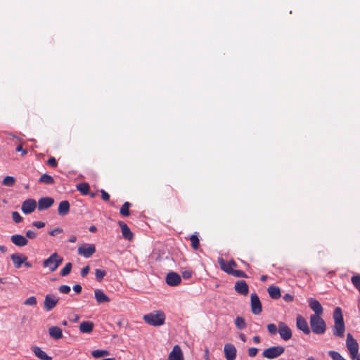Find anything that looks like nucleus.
<instances>
[{"instance_id":"6e6552de","label":"nucleus","mask_w":360,"mask_h":360,"mask_svg":"<svg viewBox=\"0 0 360 360\" xmlns=\"http://www.w3.org/2000/svg\"><path fill=\"white\" fill-rule=\"evenodd\" d=\"M278 333L281 338L284 341L289 340L292 335L291 329L282 321L278 323Z\"/></svg>"},{"instance_id":"e2e57ef3","label":"nucleus","mask_w":360,"mask_h":360,"mask_svg":"<svg viewBox=\"0 0 360 360\" xmlns=\"http://www.w3.org/2000/svg\"><path fill=\"white\" fill-rule=\"evenodd\" d=\"M239 338L243 342H246V336L243 333H240Z\"/></svg>"},{"instance_id":"6e6d98bb","label":"nucleus","mask_w":360,"mask_h":360,"mask_svg":"<svg viewBox=\"0 0 360 360\" xmlns=\"http://www.w3.org/2000/svg\"><path fill=\"white\" fill-rule=\"evenodd\" d=\"M82 289V286L79 284H76L73 286V290L77 293L81 292Z\"/></svg>"},{"instance_id":"f8f14e48","label":"nucleus","mask_w":360,"mask_h":360,"mask_svg":"<svg viewBox=\"0 0 360 360\" xmlns=\"http://www.w3.org/2000/svg\"><path fill=\"white\" fill-rule=\"evenodd\" d=\"M224 355L226 360H235L236 357L237 350L236 347L231 343H227L224 348Z\"/></svg>"},{"instance_id":"37998d69","label":"nucleus","mask_w":360,"mask_h":360,"mask_svg":"<svg viewBox=\"0 0 360 360\" xmlns=\"http://www.w3.org/2000/svg\"><path fill=\"white\" fill-rule=\"evenodd\" d=\"M58 290L60 293L68 294L70 292V287L67 285H63L58 288Z\"/></svg>"},{"instance_id":"f03ea898","label":"nucleus","mask_w":360,"mask_h":360,"mask_svg":"<svg viewBox=\"0 0 360 360\" xmlns=\"http://www.w3.org/2000/svg\"><path fill=\"white\" fill-rule=\"evenodd\" d=\"M144 321L153 326H160L165 323V314L160 310L154 311L143 316Z\"/></svg>"},{"instance_id":"5701e85b","label":"nucleus","mask_w":360,"mask_h":360,"mask_svg":"<svg viewBox=\"0 0 360 360\" xmlns=\"http://www.w3.org/2000/svg\"><path fill=\"white\" fill-rule=\"evenodd\" d=\"M50 337L54 340H59L63 338V332L58 326H51L49 328Z\"/></svg>"},{"instance_id":"473e14b6","label":"nucleus","mask_w":360,"mask_h":360,"mask_svg":"<svg viewBox=\"0 0 360 360\" xmlns=\"http://www.w3.org/2000/svg\"><path fill=\"white\" fill-rule=\"evenodd\" d=\"M93 357L98 359L104 356L109 355V352L105 349H96L91 352Z\"/></svg>"},{"instance_id":"09e8293b","label":"nucleus","mask_w":360,"mask_h":360,"mask_svg":"<svg viewBox=\"0 0 360 360\" xmlns=\"http://www.w3.org/2000/svg\"><path fill=\"white\" fill-rule=\"evenodd\" d=\"M101 198L105 201H108L110 199V195L103 189L101 191Z\"/></svg>"},{"instance_id":"13d9d810","label":"nucleus","mask_w":360,"mask_h":360,"mask_svg":"<svg viewBox=\"0 0 360 360\" xmlns=\"http://www.w3.org/2000/svg\"><path fill=\"white\" fill-rule=\"evenodd\" d=\"M209 349L206 348L205 350V360H210L209 359Z\"/></svg>"},{"instance_id":"c03bdc74","label":"nucleus","mask_w":360,"mask_h":360,"mask_svg":"<svg viewBox=\"0 0 360 360\" xmlns=\"http://www.w3.org/2000/svg\"><path fill=\"white\" fill-rule=\"evenodd\" d=\"M258 352V349L256 347H250L248 349V355L250 357H254L257 355Z\"/></svg>"},{"instance_id":"8fccbe9b","label":"nucleus","mask_w":360,"mask_h":360,"mask_svg":"<svg viewBox=\"0 0 360 360\" xmlns=\"http://www.w3.org/2000/svg\"><path fill=\"white\" fill-rule=\"evenodd\" d=\"M62 231H63V230L60 228H56L55 229H53V230L50 231L49 232V235H51L52 236H55L57 234L61 233Z\"/></svg>"},{"instance_id":"b1692460","label":"nucleus","mask_w":360,"mask_h":360,"mask_svg":"<svg viewBox=\"0 0 360 360\" xmlns=\"http://www.w3.org/2000/svg\"><path fill=\"white\" fill-rule=\"evenodd\" d=\"M34 355L41 360H52V357L47 355L40 347L34 346L32 347Z\"/></svg>"},{"instance_id":"e433bc0d","label":"nucleus","mask_w":360,"mask_h":360,"mask_svg":"<svg viewBox=\"0 0 360 360\" xmlns=\"http://www.w3.org/2000/svg\"><path fill=\"white\" fill-rule=\"evenodd\" d=\"M105 275L106 271L104 270L96 269L95 271L96 279L98 282H101Z\"/></svg>"},{"instance_id":"c9c22d12","label":"nucleus","mask_w":360,"mask_h":360,"mask_svg":"<svg viewBox=\"0 0 360 360\" xmlns=\"http://www.w3.org/2000/svg\"><path fill=\"white\" fill-rule=\"evenodd\" d=\"M266 328L271 335H275L278 333V326H276L274 323H269Z\"/></svg>"},{"instance_id":"20e7f679","label":"nucleus","mask_w":360,"mask_h":360,"mask_svg":"<svg viewBox=\"0 0 360 360\" xmlns=\"http://www.w3.org/2000/svg\"><path fill=\"white\" fill-rule=\"evenodd\" d=\"M63 257L57 252L51 254L46 259L44 260L42 266L48 268L51 271H55L63 262Z\"/></svg>"},{"instance_id":"4be33fe9","label":"nucleus","mask_w":360,"mask_h":360,"mask_svg":"<svg viewBox=\"0 0 360 360\" xmlns=\"http://www.w3.org/2000/svg\"><path fill=\"white\" fill-rule=\"evenodd\" d=\"M70 205L68 200H63L59 203L58 212L60 216H65L70 212Z\"/></svg>"},{"instance_id":"6ab92c4d","label":"nucleus","mask_w":360,"mask_h":360,"mask_svg":"<svg viewBox=\"0 0 360 360\" xmlns=\"http://www.w3.org/2000/svg\"><path fill=\"white\" fill-rule=\"evenodd\" d=\"M11 240L15 245L18 247L25 246L28 243V240L26 238V237L20 234H15L11 236Z\"/></svg>"},{"instance_id":"58836bf2","label":"nucleus","mask_w":360,"mask_h":360,"mask_svg":"<svg viewBox=\"0 0 360 360\" xmlns=\"http://www.w3.org/2000/svg\"><path fill=\"white\" fill-rule=\"evenodd\" d=\"M15 184V179L13 176H7L3 180V184L6 186H12Z\"/></svg>"},{"instance_id":"2eb2a0df","label":"nucleus","mask_w":360,"mask_h":360,"mask_svg":"<svg viewBox=\"0 0 360 360\" xmlns=\"http://www.w3.org/2000/svg\"><path fill=\"white\" fill-rule=\"evenodd\" d=\"M307 302L311 309L315 313L314 315L321 316L323 314V307L317 300L311 297Z\"/></svg>"},{"instance_id":"393cba45","label":"nucleus","mask_w":360,"mask_h":360,"mask_svg":"<svg viewBox=\"0 0 360 360\" xmlns=\"http://www.w3.org/2000/svg\"><path fill=\"white\" fill-rule=\"evenodd\" d=\"M95 299L98 304L110 302V298L100 289L94 291Z\"/></svg>"},{"instance_id":"2f4dec72","label":"nucleus","mask_w":360,"mask_h":360,"mask_svg":"<svg viewBox=\"0 0 360 360\" xmlns=\"http://www.w3.org/2000/svg\"><path fill=\"white\" fill-rule=\"evenodd\" d=\"M131 204L129 202H125L120 208V213L121 215L127 217L129 215V207Z\"/></svg>"},{"instance_id":"bb28decb","label":"nucleus","mask_w":360,"mask_h":360,"mask_svg":"<svg viewBox=\"0 0 360 360\" xmlns=\"http://www.w3.org/2000/svg\"><path fill=\"white\" fill-rule=\"evenodd\" d=\"M218 263L221 270H223L224 272L227 273L229 275H232L234 269L231 268V266L229 265V262H226L223 258L219 257L218 259Z\"/></svg>"},{"instance_id":"412c9836","label":"nucleus","mask_w":360,"mask_h":360,"mask_svg":"<svg viewBox=\"0 0 360 360\" xmlns=\"http://www.w3.org/2000/svg\"><path fill=\"white\" fill-rule=\"evenodd\" d=\"M118 224L121 228L123 237L127 240H131L133 238V233L128 226L124 222L121 221L118 222Z\"/></svg>"},{"instance_id":"a211bd4d","label":"nucleus","mask_w":360,"mask_h":360,"mask_svg":"<svg viewBox=\"0 0 360 360\" xmlns=\"http://www.w3.org/2000/svg\"><path fill=\"white\" fill-rule=\"evenodd\" d=\"M168 360H184L182 350L179 345H174L169 353Z\"/></svg>"},{"instance_id":"338daca9","label":"nucleus","mask_w":360,"mask_h":360,"mask_svg":"<svg viewBox=\"0 0 360 360\" xmlns=\"http://www.w3.org/2000/svg\"><path fill=\"white\" fill-rule=\"evenodd\" d=\"M78 320H79V316L76 314V315H75L74 319H72V321L73 322H77Z\"/></svg>"},{"instance_id":"a18cd8bd","label":"nucleus","mask_w":360,"mask_h":360,"mask_svg":"<svg viewBox=\"0 0 360 360\" xmlns=\"http://www.w3.org/2000/svg\"><path fill=\"white\" fill-rule=\"evenodd\" d=\"M192 276V271L190 270H185L182 271V277L184 279H189Z\"/></svg>"},{"instance_id":"9d476101","label":"nucleus","mask_w":360,"mask_h":360,"mask_svg":"<svg viewBox=\"0 0 360 360\" xmlns=\"http://www.w3.org/2000/svg\"><path fill=\"white\" fill-rule=\"evenodd\" d=\"M59 299L53 294H48L44 299V308L47 311L52 310L58 302Z\"/></svg>"},{"instance_id":"0eeeda50","label":"nucleus","mask_w":360,"mask_h":360,"mask_svg":"<svg viewBox=\"0 0 360 360\" xmlns=\"http://www.w3.org/2000/svg\"><path fill=\"white\" fill-rule=\"evenodd\" d=\"M251 301V311L252 314L258 315L261 314L262 311V303L259 300V297L256 293H252L250 296Z\"/></svg>"},{"instance_id":"69168bd1","label":"nucleus","mask_w":360,"mask_h":360,"mask_svg":"<svg viewBox=\"0 0 360 360\" xmlns=\"http://www.w3.org/2000/svg\"><path fill=\"white\" fill-rule=\"evenodd\" d=\"M24 264H25V266L26 267L30 268V267H31V266H32V264H31L30 262H26V261H25V262H24Z\"/></svg>"},{"instance_id":"1a4fd4ad","label":"nucleus","mask_w":360,"mask_h":360,"mask_svg":"<svg viewBox=\"0 0 360 360\" xmlns=\"http://www.w3.org/2000/svg\"><path fill=\"white\" fill-rule=\"evenodd\" d=\"M77 252L85 258H89L96 252V248L94 244H85L79 247Z\"/></svg>"},{"instance_id":"aec40b11","label":"nucleus","mask_w":360,"mask_h":360,"mask_svg":"<svg viewBox=\"0 0 360 360\" xmlns=\"http://www.w3.org/2000/svg\"><path fill=\"white\" fill-rule=\"evenodd\" d=\"M11 258L14 264L15 268H20L22 264L27 260V257L21 254H13Z\"/></svg>"},{"instance_id":"de8ad7c7","label":"nucleus","mask_w":360,"mask_h":360,"mask_svg":"<svg viewBox=\"0 0 360 360\" xmlns=\"http://www.w3.org/2000/svg\"><path fill=\"white\" fill-rule=\"evenodd\" d=\"M37 236V233L32 231V230H28L26 231V237L30 238V239H34Z\"/></svg>"},{"instance_id":"f257e3e1","label":"nucleus","mask_w":360,"mask_h":360,"mask_svg":"<svg viewBox=\"0 0 360 360\" xmlns=\"http://www.w3.org/2000/svg\"><path fill=\"white\" fill-rule=\"evenodd\" d=\"M334 326L333 334L338 338H343L345 331V326L343 320L342 309L337 307L333 311Z\"/></svg>"},{"instance_id":"9b49d317","label":"nucleus","mask_w":360,"mask_h":360,"mask_svg":"<svg viewBox=\"0 0 360 360\" xmlns=\"http://www.w3.org/2000/svg\"><path fill=\"white\" fill-rule=\"evenodd\" d=\"M37 207V202L35 200L32 198H30L27 200H25L21 207L22 212L25 214H28L32 213Z\"/></svg>"},{"instance_id":"ddd939ff","label":"nucleus","mask_w":360,"mask_h":360,"mask_svg":"<svg viewBox=\"0 0 360 360\" xmlns=\"http://www.w3.org/2000/svg\"><path fill=\"white\" fill-rule=\"evenodd\" d=\"M54 200L51 197L41 198L38 200L37 208L39 211H44L53 205Z\"/></svg>"},{"instance_id":"72a5a7b5","label":"nucleus","mask_w":360,"mask_h":360,"mask_svg":"<svg viewBox=\"0 0 360 360\" xmlns=\"http://www.w3.org/2000/svg\"><path fill=\"white\" fill-rule=\"evenodd\" d=\"M191 247L193 250H197L200 246V240L196 234H193L190 238Z\"/></svg>"},{"instance_id":"423d86ee","label":"nucleus","mask_w":360,"mask_h":360,"mask_svg":"<svg viewBox=\"0 0 360 360\" xmlns=\"http://www.w3.org/2000/svg\"><path fill=\"white\" fill-rule=\"evenodd\" d=\"M285 351V348L282 346H274L264 349L262 352L264 357L273 359L281 356Z\"/></svg>"},{"instance_id":"c756f323","label":"nucleus","mask_w":360,"mask_h":360,"mask_svg":"<svg viewBox=\"0 0 360 360\" xmlns=\"http://www.w3.org/2000/svg\"><path fill=\"white\" fill-rule=\"evenodd\" d=\"M235 325L239 330H243L246 327L245 319L242 316H237L235 319Z\"/></svg>"},{"instance_id":"f3484780","label":"nucleus","mask_w":360,"mask_h":360,"mask_svg":"<svg viewBox=\"0 0 360 360\" xmlns=\"http://www.w3.org/2000/svg\"><path fill=\"white\" fill-rule=\"evenodd\" d=\"M180 276L175 272H169L166 276V283L169 286H176L181 283Z\"/></svg>"},{"instance_id":"5fc2aeb1","label":"nucleus","mask_w":360,"mask_h":360,"mask_svg":"<svg viewBox=\"0 0 360 360\" xmlns=\"http://www.w3.org/2000/svg\"><path fill=\"white\" fill-rule=\"evenodd\" d=\"M16 151L21 152L22 155H25L27 153V151L25 149H23L20 145L16 147Z\"/></svg>"},{"instance_id":"c85d7f7f","label":"nucleus","mask_w":360,"mask_h":360,"mask_svg":"<svg viewBox=\"0 0 360 360\" xmlns=\"http://www.w3.org/2000/svg\"><path fill=\"white\" fill-rule=\"evenodd\" d=\"M39 182L51 185L54 184V179L51 176L47 174H44L41 176V177L39 179Z\"/></svg>"},{"instance_id":"4d7b16f0","label":"nucleus","mask_w":360,"mask_h":360,"mask_svg":"<svg viewBox=\"0 0 360 360\" xmlns=\"http://www.w3.org/2000/svg\"><path fill=\"white\" fill-rule=\"evenodd\" d=\"M252 340H253V342H254L255 344H258V343H259V342H260L261 339H260V337H259V336H258V335H255V336H254V337H253Z\"/></svg>"},{"instance_id":"79ce46f5","label":"nucleus","mask_w":360,"mask_h":360,"mask_svg":"<svg viewBox=\"0 0 360 360\" xmlns=\"http://www.w3.org/2000/svg\"><path fill=\"white\" fill-rule=\"evenodd\" d=\"M12 218H13V220L15 223H17V224H18V223L21 222V221H22V217L20 216V214L18 212H16V211H15V212H12Z\"/></svg>"},{"instance_id":"0e129e2a","label":"nucleus","mask_w":360,"mask_h":360,"mask_svg":"<svg viewBox=\"0 0 360 360\" xmlns=\"http://www.w3.org/2000/svg\"><path fill=\"white\" fill-rule=\"evenodd\" d=\"M0 251L4 253L7 251V248L5 245H0Z\"/></svg>"},{"instance_id":"4468645a","label":"nucleus","mask_w":360,"mask_h":360,"mask_svg":"<svg viewBox=\"0 0 360 360\" xmlns=\"http://www.w3.org/2000/svg\"><path fill=\"white\" fill-rule=\"evenodd\" d=\"M296 326L300 330L302 331L304 334L309 335L310 333V329L308 326L307 321L304 317H302L300 315L297 316Z\"/></svg>"},{"instance_id":"774afa93","label":"nucleus","mask_w":360,"mask_h":360,"mask_svg":"<svg viewBox=\"0 0 360 360\" xmlns=\"http://www.w3.org/2000/svg\"><path fill=\"white\" fill-rule=\"evenodd\" d=\"M354 359H356V360H360V353H359V354L356 355V356L354 357Z\"/></svg>"},{"instance_id":"a19ab883","label":"nucleus","mask_w":360,"mask_h":360,"mask_svg":"<svg viewBox=\"0 0 360 360\" xmlns=\"http://www.w3.org/2000/svg\"><path fill=\"white\" fill-rule=\"evenodd\" d=\"M37 304V299L34 296H31L28 297L25 302L24 304L29 306H34Z\"/></svg>"},{"instance_id":"864d4df0","label":"nucleus","mask_w":360,"mask_h":360,"mask_svg":"<svg viewBox=\"0 0 360 360\" xmlns=\"http://www.w3.org/2000/svg\"><path fill=\"white\" fill-rule=\"evenodd\" d=\"M32 226L37 227V229H41L45 226V223L42 221H34L32 223Z\"/></svg>"},{"instance_id":"a878e982","label":"nucleus","mask_w":360,"mask_h":360,"mask_svg":"<svg viewBox=\"0 0 360 360\" xmlns=\"http://www.w3.org/2000/svg\"><path fill=\"white\" fill-rule=\"evenodd\" d=\"M94 328V323L89 321H82L79 325V330L83 333H90Z\"/></svg>"},{"instance_id":"49530a36","label":"nucleus","mask_w":360,"mask_h":360,"mask_svg":"<svg viewBox=\"0 0 360 360\" xmlns=\"http://www.w3.org/2000/svg\"><path fill=\"white\" fill-rule=\"evenodd\" d=\"M47 164L53 167H56L57 166V161L55 158L51 157L47 160Z\"/></svg>"},{"instance_id":"4c0bfd02","label":"nucleus","mask_w":360,"mask_h":360,"mask_svg":"<svg viewBox=\"0 0 360 360\" xmlns=\"http://www.w3.org/2000/svg\"><path fill=\"white\" fill-rule=\"evenodd\" d=\"M351 281L354 286L357 288L360 292V275L356 274L351 278Z\"/></svg>"},{"instance_id":"f704fd0d","label":"nucleus","mask_w":360,"mask_h":360,"mask_svg":"<svg viewBox=\"0 0 360 360\" xmlns=\"http://www.w3.org/2000/svg\"><path fill=\"white\" fill-rule=\"evenodd\" d=\"M72 268V264L71 262H68L65 264V266L60 270V274L61 276H66L68 275Z\"/></svg>"},{"instance_id":"bf43d9fd","label":"nucleus","mask_w":360,"mask_h":360,"mask_svg":"<svg viewBox=\"0 0 360 360\" xmlns=\"http://www.w3.org/2000/svg\"><path fill=\"white\" fill-rule=\"evenodd\" d=\"M77 241V237L75 236H71L68 239L70 243H75Z\"/></svg>"},{"instance_id":"7c9ffc66","label":"nucleus","mask_w":360,"mask_h":360,"mask_svg":"<svg viewBox=\"0 0 360 360\" xmlns=\"http://www.w3.org/2000/svg\"><path fill=\"white\" fill-rule=\"evenodd\" d=\"M77 189L83 195H87L89 191V185L87 183H81L77 185Z\"/></svg>"},{"instance_id":"3c124183","label":"nucleus","mask_w":360,"mask_h":360,"mask_svg":"<svg viewBox=\"0 0 360 360\" xmlns=\"http://www.w3.org/2000/svg\"><path fill=\"white\" fill-rule=\"evenodd\" d=\"M89 266H84L81 270V273H80L81 274V276L82 277H85L89 274Z\"/></svg>"},{"instance_id":"603ef678","label":"nucleus","mask_w":360,"mask_h":360,"mask_svg":"<svg viewBox=\"0 0 360 360\" xmlns=\"http://www.w3.org/2000/svg\"><path fill=\"white\" fill-rule=\"evenodd\" d=\"M283 299L287 302H290L293 300L294 297L292 295L287 293L283 295Z\"/></svg>"},{"instance_id":"cd10ccee","label":"nucleus","mask_w":360,"mask_h":360,"mask_svg":"<svg viewBox=\"0 0 360 360\" xmlns=\"http://www.w3.org/2000/svg\"><path fill=\"white\" fill-rule=\"evenodd\" d=\"M267 291L271 298L278 300L281 297V290L278 287L271 285L268 288Z\"/></svg>"},{"instance_id":"680f3d73","label":"nucleus","mask_w":360,"mask_h":360,"mask_svg":"<svg viewBox=\"0 0 360 360\" xmlns=\"http://www.w3.org/2000/svg\"><path fill=\"white\" fill-rule=\"evenodd\" d=\"M89 229V231L92 232V233H94L97 231V228L94 225L91 226Z\"/></svg>"},{"instance_id":"39448f33","label":"nucleus","mask_w":360,"mask_h":360,"mask_svg":"<svg viewBox=\"0 0 360 360\" xmlns=\"http://www.w3.org/2000/svg\"><path fill=\"white\" fill-rule=\"evenodd\" d=\"M346 346L349 350L350 357L354 359V357L359 354V345L357 341L353 338L352 334L347 333L346 340Z\"/></svg>"},{"instance_id":"ea45409f","label":"nucleus","mask_w":360,"mask_h":360,"mask_svg":"<svg viewBox=\"0 0 360 360\" xmlns=\"http://www.w3.org/2000/svg\"><path fill=\"white\" fill-rule=\"evenodd\" d=\"M231 276H233L237 278H248V275L241 270H235L233 271Z\"/></svg>"},{"instance_id":"7ed1b4c3","label":"nucleus","mask_w":360,"mask_h":360,"mask_svg":"<svg viewBox=\"0 0 360 360\" xmlns=\"http://www.w3.org/2000/svg\"><path fill=\"white\" fill-rule=\"evenodd\" d=\"M310 326L314 333L321 335L326 332V325L324 320L317 315H311Z\"/></svg>"},{"instance_id":"dca6fc26","label":"nucleus","mask_w":360,"mask_h":360,"mask_svg":"<svg viewBox=\"0 0 360 360\" xmlns=\"http://www.w3.org/2000/svg\"><path fill=\"white\" fill-rule=\"evenodd\" d=\"M234 289L236 292L242 295H247L249 292V287L247 283L243 280L236 282Z\"/></svg>"},{"instance_id":"052dcab7","label":"nucleus","mask_w":360,"mask_h":360,"mask_svg":"<svg viewBox=\"0 0 360 360\" xmlns=\"http://www.w3.org/2000/svg\"><path fill=\"white\" fill-rule=\"evenodd\" d=\"M229 265H231V268H232V269H233V267H236V266H237V264H236V262L234 260H233V259H232V260H231V261H229Z\"/></svg>"}]
</instances>
